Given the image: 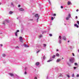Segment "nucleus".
I'll return each instance as SVG.
<instances>
[{"label": "nucleus", "mask_w": 79, "mask_h": 79, "mask_svg": "<svg viewBox=\"0 0 79 79\" xmlns=\"http://www.w3.org/2000/svg\"><path fill=\"white\" fill-rule=\"evenodd\" d=\"M66 20H68L69 19V17H67L66 18Z\"/></svg>", "instance_id": "20"}, {"label": "nucleus", "mask_w": 79, "mask_h": 79, "mask_svg": "<svg viewBox=\"0 0 79 79\" xmlns=\"http://www.w3.org/2000/svg\"><path fill=\"white\" fill-rule=\"evenodd\" d=\"M44 46V47H46L47 46V44H43Z\"/></svg>", "instance_id": "16"}, {"label": "nucleus", "mask_w": 79, "mask_h": 79, "mask_svg": "<svg viewBox=\"0 0 79 79\" xmlns=\"http://www.w3.org/2000/svg\"><path fill=\"white\" fill-rule=\"evenodd\" d=\"M67 76L68 77H69V75H67Z\"/></svg>", "instance_id": "26"}, {"label": "nucleus", "mask_w": 79, "mask_h": 79, "mask_svg": "<svg viewBox=\"0 0 79 79\" xmlns=\"http://www.w3.org/2000/svg\"><path fill=\"white\" fill-rule=\"evenodd\" d=\"M60 7L62 9L63 8V6H61Z\"/></svg>", "instance_id": "34"}, {"label": "nucleus", "mask_w": 79, "mask_h": 79, "mask_svg": "<svg viewBox=\"0 0 79 79\" xmlns=\"http://www.w3.org/2000/svg\"><path fill=\"white\" fill-rule=\"evenodd\" d=\"M73 68L74 69H76V67H73Z\"/></svg>", "instance_id": "35"}, {"label": "nucleus", "mask_w": 79, "mask_h": 79, "mask_svg": "<svg viewBox=\"0 0 79 79\" xmlns=\"http://www.w3.org/2000/svg\"><path fill=\"white\" fill-rule=\"evenodd\" d=\"M61 61V59H58L56 60V62H60Z\"/></svg>", "instance_id": "6"}, {"label": "nucleus", "mask_w": 79, "mask_h": 79, "mask_svg": "<svg viewBox=\"0 0 79 79\" xmlns=\"http://www.w3.org/2000/svg\"><path fill=\"white\" fill-rule=\"evenodd\" d=\"M15 35L16 36H18V33H17V32L15 33Z\"/></svg>", "instance_id": "14"}, {"label": "nucleus", "mask_w": 79, "mask_h": 79, "mask_svg": "<svg viewBox=\"0 0 79 79\" xmlns=\"http://www.w3.org/2000/svg\"><path fill=\"white\" fill-rule=\"evenodd\" d=\"M74 64L75 66H77V63H74Z\"/></svg>", "instance_id": "21"}, {"label": "nucleus", "mask_w": 79, "mask_h": 79, "mask_svg": "<svg viewBox=\"0 0 79 79\" xmlns=\"http://www.w3.org/2000/svg\"><path fill=\"white\" fill-rule=\"evenodd\" d=\"M71 4V2H68V5H69Z\"/></svg>", "instance_id": "11"}, {"label": "nucleus", "mask_w": 79, "mask_h": 79, "mask_svg": "<svg viewBox=\"0 0 79 79\" xmlns=\"http://www.w3.org/2000/svg\"><path fill=\"white\" fill-rule=\"evenodd\" d=\"M56 50L57 52L58 51H59L58 49H57Z\"/></svg>", "instance_id": "47"}, {"label": "nucleus", "mask_w": 79, "mask_h": 79, "mask_svg": "<svg viewBox=\"0 0 79 79\" xmlns=\"http://www.w3.org/2000/svg\"><path fill=\"white\" fill-rule=\"evenodd\" d=\"M73 56H74V53H73Z\"/></svg>", "instance_id": "46"}, {"label": "nucleus", "mask_w": 79, "mask_h": 79, "mask_svg": "<svg viewBox=\"0 0 79 79\" xmlns=\"http://www.w3.org/2000/svg\"><path fill=\"white\" fill-rule=\"evenodd\" d=\"M52 60H49L47 61V62H50V61H52Z\"/></svg>", "instance_id": "13"}, {"label": "nucleus", "mask_w": 79, "mask_h": 79, "mask_svg": "<svg viewBox=\"0 0 79 79\" xmlns=\"http://www.w3.org/2000/svg\"><path fill=\"white\" fill-rule=\"evenodd\" d=\"M62 37H61V36H59V39H61Z\"/></svg>", "instance_id": "27"}, {"label": "nucleus", "mask_w": 79, "mask_h": 79, "mask_svg": "<svg viewBox=\"0 0 79 79\" xmlns=\"http://www.w3.org/2000/svg\"><path fill=\"white\" fill-rule=\"evenodd\" d=\"M59 43L60 44H61V39H60L59 40Z\"/></svg>", "instance_id": "18"}, {"label": "nucleus", "mask_w": 79, "mask_h": 79, "mask_svg": "<svg viewBox=\"0 0 79 79\" xmlns=\"http://www.w3.org/2000/svg\"><path fill=\"white\" fill-rule=\"evenodd\" d=\"M69 61L70 62H71L72 63H74V58H72L69 59Z\"/></svg>", "instance_id": "2"}, {"label": "nucleus", "mask_w": 79, "mask_h": 79, "mask_svg": "<svg viewBox=\"0 0 79 79\" xmlns=\"http://www.w3.org/2000/svg\"><path fill=\"white\" fill-rule=\"evenodd\" d=\"M39 52H40V51H38V52H37V53H39Z\"/></svg>", "instance_id": "43"}, {"label": "nucleus", "mask_w": 79, "mask_h": 79, "mask_svg": "<svg viewBox=\"0 0 79 79\" xmlns=\"http://www.w3.org/2000/svg\"><path fill=\"white\" fill-rule=\"evenodd\" d=\"M76 19H77V16H76Z\"/></svg>", "instance_id": "42"}, {"label": "nucleus", "mask_w": 79, "mask_h": 79, "mask_svg": "<svg viewBox=\"0 0 79 79\" xmlns=\"http://www.w3.org/2000/svg\"><path fill=\"white\" fill-rule=\"evenodd\" d=\"M9 20H5V21H3V24H4L5 25V23H9Z\"/></svg>", "instance_id": "3"}, {"label": "nucleus", "mask_w": 79, "mask_h": 79, "mask_svg": "<svg viewBox=\"0 0 79 79\" xmlns=\"http://www.w3.org/2000/svg\"><path fill=\"white\" fill-rule=\"evenodd\" d=\"M77 77H79V74H77Z\"/></svg>", "instance_id": "30"}, {"label": "nucleus", "mask_w": 79, "mask_h": 79, "mask_svg": "<svg viewBox=\"0 0 79 79\" xmlns=\"http://www.w3.org/2000/svg\"><path fill=\"white\" fill-rule=\"evenodd\" d=\"M18 7H20V6H21V5H18Z\"/></svg>", "instance_id": "37"}, {"label": "nucleus", "mask_w": 79, "mask_h": 79, "mask_svg": "<svg viewBox=\"0 0 79 79\" xmlns=\"http://www.w3.org/2000/svg\"><path fill=\"white\" fill-rule=\"evenodd\" d=\"M62 59H64V58H63V57H62Z\"/></svg>", "instance_id": "49"}, {"label": "nucleus", "mask_w": 79, "mask_h": 79, "mask_svg": "<svg viewBox=\"0 0 79 79\" xmlns=\"http://www.w3.org/2000/svg\"><path fill=\"white\" fill-rule=\"evenodd\" d=\"M19 40H20V41L21 42H23V38L21 37L20 36L19 37Z\"/></svg>", "instance_id": "4"}, {"label": "nucleus", "mask_w": 79, "mask_h": 79, "mask_svg": "<svg viewBox=\"0 0 79 79\" xmlns=\"http://www.w3.org/2000/svg\"><path fill=\"white\" fill-rule=\"evenodd\" d=\"M68 17L69 18H71V14H69L68 15Z\"/></svg>", "instance_id": "10"}, {"label": "nucleus", "mask_w": 79, "mask_h": 79, "mask_svg": "<svg viewBox=\"0 0 79 79\" xmlns=\"http://www.w3.org/2000/svg\"><path fill=\"white\" fill-rule=\"evenodd\" d=\"M34 79H37V77H35Z\"/></svg>", "instance_id": "36"}, {"label": "nucleus", "mask_w": 79, "mask_h": 79, "mask_svg": "<svg viewBox=\"0 0 79 79\" xmlns=\"http://www.w3.org/2000/svg\"><path fill=\"white\" fill-rule=\"evenodd\" d=\"M19 48V47L18 46L16 47V48Z\"/></svg>", "instance_id": "39"}, {"label": "nucleus", "mask_w": 79, "mask_h": 79, "mask_svg": "<svg viewBox=\"0 0 79 79\" xmlns=\"http://www.w3.org/2000/svg\"><path fill=\"white\" fill-rule=\"evenodd\" d=\"M16 32H19V30H17Z\"/></svg>", "instance_id": "31"}, {"label": "nucleus", "mask_w": 79, "mask_h": 79, "mask_svg": "<svg viewBox=\"0 0 79 79\" xmlns=\"http://www.w3.org/2000/svg\"><path fill=\"white\" fill-rule=\"evenodd\" d=\"M68 42H69V41H68Z\"/></svg>", "instance_id": "48"}, {"label": "nucleus", "mask_w": 79, "mask_h": 79, "mask_svg": "<svg viewBox=\"0 0 79 79\" xmlns=\"http://www.w3.org/2000/svg\"><path fill=\"white\" fill-rule=\"evenodd\" d=\"M72 77H74V73L73 74V75H72Z\"/></svg>", "instance_id": "23"}, {"label": "nucleus", "mask_w": 79, "mask_h": 79, "mask_svg": "<svg viewBox=\"0 0 79 79\" xmlns=\"http://www.w3.org/2000/svg\"><path fill=\"white\" fill-rule=\"evenodd\" d=\"M56 16V14H54L53 15V16Z\"/></svg>", "instance_id": "33"}, {"label": "nucleus", "mask_w": 79, "mask_h": 79, "mask_svg": "<svg viewBox=\"0 0 79 79\" xmlns=\"http://www.w3.org/2000/svg\"><path fill=\"white\" fill-rule=\"evenodd\" d=\"M54 19V18H53V17H52L51 18V20H53Z\"/></svg>", "instance_id": "24"}, {"label": "nucleus", "mask_w": 79, "mask_h": 79, "mask_svg": "<svg viewBox=\"0 0 79 79\" xmlns=\"http://www.w3.org/2000/svg\"><path fill=\"white\" fill-rule=\"evenodd\" d=\"M25 47H28V46L27 45H25Z\"/></svg>", "instance_id": "22"}, {"label": "nucleus", "mask_w": 79, "mask_h": 79, "mask_svg": "<svg viewBox=\"0 0 79 79\" xmlns=\"http://www.w3.org/2000/svg\"><path fill=\"white\" fill-rule=\"evenodd\" d=\"M77 28L79 27V26L77 25Z\"/></svg>", "instance_id": "45"}, {"label": "nucleus", "mask_w": 79, "mask_h": 79, "mask_svg": "<svg viewBox=\"0 0 79 79\" xmlns=\"http://www.w3.org/2000/svg\"><path fill=\"white\" fill-rule=\"evenodd\" d=\"M2 56L4 57H5V56H6V55L5 54H2Z\"/></svg>", "instance_id": "19"}, {"label": "nucleus", "mask_w": 79, "mask_h": 79, "mask_svg": "<svg viewBox=\"0 0 79 79\" xmlns=\"http://www.w3.org/2000/svg\"><path fill=\"white\" fill-rule=\"evenodd\" d=\"M35 18H37V22H38V21H39V15L37 14H36L35 16Z\"/></svg>", "instance_id": "1"}, {"label": "nucleus", "mask_w": 79, "mask_h": 79, "mask_svg": "<svg viewBox=\"0 0 79 79\" xmlns=\"http://www.w3.org/2000/svg\"><path fill=\"white\" fill-rule=\"evenodd\" d=\"M13 12H12V11H10V15H11V14H12V13H13Z\"/></svg>", "instance_id": "15"}, {"label": "nucleus", "mask_w": 79, "mask_h": 79, "mask_svg": "<svg viewBox=\"0 0 79 79\" xmlns=\"http://www.w3.org/2000/svg\"><path fill=\"white\" fill-rule=\"evenodd\" d=\"M9 74L11 76H14V74H13V73H9Z\"/></svg>", "instance_id": "9"}, {"label": "nucleus", "mask_w": 79, "mask_h": 79, "mask_svg": "<svg viewBox=\"0 0 79 79\" xmlns=\"http://www.w3.org/2000/svg\"><path fill=\"white\" fill-rule=\"evenodd\" d=\"M11 5H13V3H11Z\"/></svg>", "instance_id": "41"}, {"label": "nucleus", "mask_w": 79, "mask_h": 79, "mask_svg": "<svg viewBox=\"0 0 79 79\" xmlns=\"http://www.w3.org/2000/svg\"><path fill=\"white\" fill-rule=\"evenodd\" d=\"M0 45H1V47H2L3 46V44H1Z\"/></svg>", "instance_id": "40"}, {"label": "nucleus", "mask_w": 79, "mask_h": 79, "mask_svg": "<svg viewBox=\"0 0 79 79\" xmlns=\"http://www.w3.org/2000/svg\"><path fill=\"white\" fill-rule=\"evenodd\" d=\"M79 11V9H77V10H76V11Z\"/></svg>", "instance_id": "38"}, {"label": "nucleus", "mask_w": 79, "mask_h": 79, "mask_svg": "<svg viewBox=\"0 0 79 79\" xmlns=\"http://www.w3.org/2000/svg\"><path fill=\"white\" fill-rule=\"evenodd\" d=\"M77 24H75L74 25V26H77Z\"/></svg>", "instance_id": "32"}, {"label": "nucleus", "mask_w": 79, "mask_h": 79, "mask_svg": "<svg viewBox=\"0 0 79 79\" xmlns=\"http://www.w3.org/2000/svg\"><path fill=\"white\" fill-rule=\"evenodd\" d=\"M77 23L78 24H79V21H77Z\"/></svg>", "instance_id": "25"}, {"label": "nucleus", "mask_w": 79, "mask_h": 79, "mask_svg": "<svg viewBox=\"0 0 79 79\" xmlns=\"http://www.w3.org/2000/svg\"><path fill=\"white\" fill-rule=\"evenodd\" d=\"M40 37H42V35H41L40 36Z\"/></svg>", "instance_id": "29"}, {"label": "nucleus", "mask_w": 79, "mask_h": 79, "mask_svg": "<svg viewBox=\"0 0 79 79\" xmlns=\"http://www.w3.org/2000/svg\"><path fill=\"white\" fill-rule=\"evenodd\" d=\"M1 5V3L0 2V5Z\"/></svg>", "instance_id": "50"}, {"label": "nucleus", "mask_w": 79, "mask_h": 79, "mask_svg": "<svg viewBox=\"0 0 79 79\" xmlns=\"http://www.w3.org/2000/svg\"><path fill=\"white\" fill-rule=\"evenodd\" d=\"M25 74H27V73L26 72H25Z\"/></svg>", "instance_id": "44"}, {"label": "nucleus", "mask_w": 79, "mask_h": 79, "mask_svg": "<svg viewBox=\"0 0 79 79\" xmlns=\"http://www.w3.org/2000/svg\"><path fill=\"white\" fill-rule=\"evenodd\" d=\"M62 39H63V40H66V37L64 36H63L62 38Z\"/></svg>", "instance_id": "7"}, {"label": "nucleus", "mask_w": 79, "mask_h": 79, "mask_svg": "<svg viewBox=\"0 0 79 79\" xmlns=\"http://www.w3.org/2000/svg\"><path fill=\"white\" fill-rule=\"evenodd\" d=\"M52 58H55V55H54L52 56Z\"/></svg>", "instance_id": "17"}, {"label": "nucleus", "mask_w": 79, "mask_h": 79, "mask_svg": "<svg viewBox=\"0 0 79 79\" xmlns=\"http://www.w3.org/2000/svg\"><path fill=\"white\" fill-rule=\"evenodd\" d=\"M19 10L20 11H24V10L22 8H20L19 9Z\"/></svg>", "instance_id": "5"}, {"label": "nucleus", "mask_w": 79, "mask_h": 79, "mask_svg": "<svg viewBox=\"0 0 79 79\" xmlns=\"http://www.w3.org/2000/svg\"><path fill=\"white\" fill-rule=\"evenodd\" d=\"M40 64V63H39V62H37L36 63V66H39Z\"/></svg>", "instance_id": "8"}, {"label": "nucleus", "mask_w": 79, "mask_h": 79, "mask_svg": "<svg viewBox=\"0 0 79 79\" xmlns=\"http://www.w3.org/2000/svg\"><path fill=\"white\" fill-rule=\"evenodd\" d=\"M56 56H60V55L58 53H56Z\"/></svg>", "instance_id": "12"}, {"label": "nucleus", "mask_w": 79, "mask_h": 79, "mask_svg": "<svg viewBox=\"0 0 79 79\" xmlns=\"http://www.w3.org/2000/svg\"><path fill=\"white\" fill-rule=\"evenodd\" d=\"M49 35L50 36H52V34H49Z\"/></svg>", "instance_id": "28"}]
</instances>
